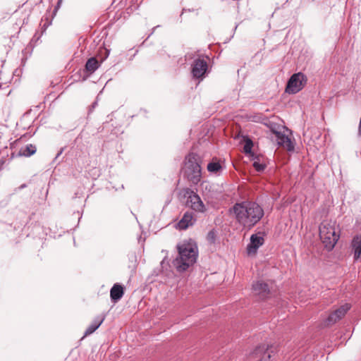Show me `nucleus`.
I'll use <instances>...</instances> for the list:
<instances>
[{
    "label": "nucleus",
    "mask_w": 361,
    "mask_h": 361,
    "mask_svg": "<svg viewBox=\"0 0 361 361\" xmlns=\"http://www.w3.org/2000/svg\"><path fill=\"white\" fill-rule=\"evenodd\" d=\"M236 221L247 229L252 228L263 217L262 207L255 202L245 201L235 203L233 208Z\"/></svg>",
    "instance_id": "nucleus-1"
},
{
    "label": "nucleus",
    "mask_w": 361,
    "mask_h": 361,
    "mask_svg": "<svg viewBox=\"0 0 361 361\" xmlns=\"http://www.w3.org/2000/svg\"><path fill=\"white\" fill-rule=\"evenodd\" d=\"M177 249L178 254L173 261V264L178 272H183L196 262L198 257L197 245L194 240L190 239L179 243Z\"/></svg>",
    "instance_id": "nucleus-2"
},
{
    "label": "nucleus",
    "mask_w": 361,
    "mask_h": 361,
    "mask_svg": "<svg viewBox=\"0 0 361 361\" xmlns=\"http://www.w3.org/2000/svg\"><path fill=\"white\" fill-rule=\"evenodd\" d=\"M319 236L324 247L328 250H331L340 237L336 221L331 220L322 221L319 226Z\"/></svg>",
    "instance_id": "nucleus-3"
},
{
    "label": "nucleus",
    "mask_w": 361,
    "mask_h": 361,
    "mask_svg": "<svg viewBox=\"0 0 361 361\" xmlns=\"http://www.w3.org/2000/svg\"><path fill=\"white\" fill-rule=\"evenodd\" d=\"M200 157L195 153L189 154L185 160V173L193 183H197L201 179Z\"/></svg>",
    "instance_id": "nucleus-4"
},
{
    "label": "nucleus",
    "mask_w": 361,
    "mask_h": 361,
    "mask_svg": "<svg viewBox=\"0 0 361 361\" xmlns=\"http://www.w3.org/2000/svg\"><path fill=\"white\" fill-rule=\"evenodd\" d=\"M307 78L302 73H294L289 78L286 87V92L295 94L302 90L307 84Z\"/></svg>",
    "instance_id": "nucleus-5"
},
{
    "label": "nucleus",
    "mask_w": 361,
    "mask_h": 361,
    "mask_svg": "<svg viewBox=\"0 0 361 361\" xmlns=\"http://www.w3.org/2000/svg\"><path fill=\"white\" fill-rule=\"evenodd\" d=\"M185 63L190 68H208L209 58L198 51H188L185 56Z\"/></svg>",
    "instance_id": "nucleus-6"
},
{
    "label": "nucleus",
    "mask_w": 361,
    "mask_h": 361,
    "mask_svg": "<svg viewBox=\"0 0 361 361\" xmlns=\"http://www.w3.org/2000/svg\"><path fill=\"white\" fill-rule=\"evenodd\" d=\"M21 74L22 69H1L0 71V78L4 84H16L18 82Z\"/></svg>",
    "instance_id": "nucleus-7"
},
{
    "label": "nucleus",
    "mask_w": 361,
    "mask_h": 361,
    "mask_svg": "<svg viewBox=\"0 0 361 361\" xmlns=\"http://www.w3.org/2000/svg\"><path fill=\"white\" fill-rule=\"evenodd\" d=\"M188 194L187 205L195 212H204L206 208L200 197L193 191H190Z\"/></svg>",
    "instance_id": "nucleus-8"
},
{
    "label": "nucleus",
    "mask_w": 361,
    "mask_h": 361,
    "mask_svg": "<svg viewBox=\"0 0 361 361\" xmlns=\"http://www.w3.org/2000/svg\"><path fill=\"white\" fill-rule=\"evenodd\" d=\"M272 351L270 350L269 345H259L257 347L252 353H250L251 359L257 361H270Z\"/></svg>",
    "instance_id": "nucleus-9"
},
{
    "label": "nucleus",
    "mask_w": 361,
    "mask_h": 361,
    "mask_svg": "<svg viewBox=\"0 0 361 361\" xmlns=\"http://www.w3.org/2000/svg\"><path fill=\"white\" fill-rule=\"evenodd\" d=\"M350 309V305L345 303L332 312L326 320L327 325H332L342 319Z\"/></svg>",
    "instance_id": "nucleus-10"
},
{
    "label": "nucleus",
    "mask_w": 361,
    "mask_h": 361,
    "mask_svg": "<svg viewBox=\"0 0 361 361\" xmlns=\"http://www.w3.org/2000/svg\"><path fill=\"white\" fill-rule=\"evenodd\" d=\"M109 55V50L106 48H102L97 56L89 59L85 66V68H99L101 63Z\"/></svg>",
    "instance_id": "nucleus-11"
},
{
    "label": "nucleus",
    "mask_w": 361,
    "mask_h": 361,
    "mask_svg": "<svg viewBox=\"0 0 361 361\" xmlns=\"http://www.w3.org/2000/svg\"><path fill=\"white\" fill-rule=\"evenodd\" d=\"M264 243V240L262 233L252 234L250 237V243L247 247L248 255H255Z\"/></svg>",
    "instance_id": "nucleus-12"
},
{
    "label": "nucleus",
    "mask_w": 361,
    "mask_h": 361,
    "mask_svg": "<svg viewBox=\"0 0 361 361\" xmlns=\"http://www.w3.org/2000/svg\"><path fill=\"white\" fill-rule=\"evenodd\" d=\"M274 133L276 135L277 144L279 146L283 147L288 151H293L294 150V145L292 142L291 139L288 135H286L283 133L279 132V131H274Z\"/></svg>",
    "instance_id": "nucleus-13"
},
{
    "label": "nucleus",
    "mask_w": 361,
    "mask_h": 361,
    "mask_svg": "<svg viewBox=\"0 0 361 361\" xmlns=\"http://www.w3.org/2000/svg\"><path fill=\"white\" fill-rule=\"evenodd\" d=\"M196 221V219L192 212H186L177 224V228L180 230L187 229L188 227L192 226Z\"/></svg>",
    "instance_id": "nucleus-14"
},
{
    "label": "nucleus",
    "mask_w": 361,
    "mask_h": 361,
    "mask_svg": "<svg viewBox=\"0 0 361 361\" xmlns=\"http://www.w3.org/2000/svg\"><path fill=\"white\" fill-rule=\"evenodd\" d=\"M252 290L260 299L268 298L270 290L268 285L262 281H257L252 285Z\"/></svg>",
    "instance_id": "nucleus-15"
},
{
    "label": "nucleus",
    "mask_w": 361,
    "mask_h": 361,
    "mask_svg": "<svg viewBox=\"0 0 361 361\" xmlns=\"http://www.w3.org/2000/svg\"><path fill=\"white\" fill-rule=\"evenodd\" d=\"M123 293L124 291L123 286L118 283L114 284L110 290L111 300L117 302L123 297Z\"/></svg>",
    "instance_id": "nucleus-16"
},
{
    "label": "nucleus",
    "mask_w": 361,
    "mask_h": 361,
    "mask_svg": "<svg viewBox=\"0 0 361 361\" xmlns=\"http://www.w3.org/2000/svg\"><path fill=\"white\" fill-rule=\"evenodd\" d=\"M352 248L354 252V258L357 259L361 257V235H356L352 240Z\"/></svg>",
    "instance_id": "nucleus-17"
},
{
    "label": "nucleus",
    "mask_w": 361,
    "mask_h": 361,
    "mask_svg": "<svg viewBox=\"0 0 361 361\" xmlns=\"http://www.w3.org/2000/svg\"><path fill=\"white\" fill-rule=\"evenodd\" d=\"M104 320V316H98L97 317L91 324L87 328L85 336L90 335L94 332L102 324Z\"/></svg>",
    "instance_id": "nucleus-18"
},
{
    "label": "nucleus",
    "mask_w": 361,
    "mask_h": 361,
    "mask_svg": "<svg viewBox=\"0 0 361 361\" xmlns=\"http://www.w3.org/2000/svg\"><path fill=\"white\" fill-rule=\"evenodd\" d=\"M35 152L36 147L35 145H27L20 149L18 154L20 156L30 157L34 154Z\"/></svg>",
    "instance_id": "nucleus-19"
},
{
    "label": "nucleus",
    "mask_w": 361,
    "mask_h": 361,
    "mask_svg": "<svg viewBox=\"0 0 361 361\" xmlns=\"http://www.w3.org/2000/svg\"><path fill=\"white\" fill-rule=\"evenodd\" d=\"M207 170L210 173H216L221 170V166L218 161H212L207 165Z\"/></svg>",
    "instance_id": "nucleus-20"
},
{
    "label": "nucleus",
    "mask_w": 361,
    "mask_h": 361,
    "mask_svg": "<svg viewBox=\"0 0 361 361\" xmlns=\"http://www.w3.org/2000/svg\"><path fill=\"white\" fill-rule=\"evenodd\" d=\"M208 69H192V77L197 79L202 80L207 74Z\"/></svg>",
    "instance_id": "nucleus-21"
},
{
    "label": "nucleus",
    "mask_w": 361,
    "mask_h": 361,
    "mask_svg": "<svg viewBox=\"0 0 361 361\" xmlns=\"http://www.w3.org/2000/svg\"><path fill=\"white\" fill-rule=\"evenodd\" d=\"M253 146V143L250 139H247L245 140L243 149L245 154H251L252 152V147Z\"/></svg>",
    "instance_id": "nucleus-22"
},
{
    "label": "nucleus",
    "mask_w": 361,
    "mask_h": 361,
    "mask_svg": "<svg viewBox=\"0 0 361 361\" xmlns=\"http://www.w3.org/2000/svg\"><path fill=\"white\" fill-rule=\"evenodd\" d=\"M253 166L255 169V170L258 172L263 171L266 168V165L263 163H260L258 159L257 160L254 161Z\"/></svg>",
    "instance_id": "nucleus-23"
},
{
    "label": "nucleus",
    "mask_w": 361,
    "mask_h": 361,
    "mask_svg": "<svg viewBox=\"0 0 361 361\" xmlns=\"http://www.w3.org/2000/svg\"><path fill=\"white\" fill-rule=\"evenodd\" d=\"M96 69L87 68V69H79V71H80V74L83 75L82 80H85L89 76V75L93 73V72Z\"/></svg>",
    "instance_id": "nucleus-24"
},
{
    "label": "nucleus",
    "mask_w": 361,
    "mask_h": 361,
    "mask_svg": "<svg viewBox=\"0 0 361 361\" xmlns=\"http://www.w3.org/2000/svg\"><path fill=\"white\" fill-rule=\"evenodd\" d=\"M207 239L211 243H214L216 239V233L214 230H212L208 233L207 235Z\"/></svg>",
    "instance_id": "nucleus-25"
},
{
    "label": "nucleus",
    "mask_w": 361,
    "mask_h": 361,
    "mask_svg": "<svg viewBox=\"0 0 361 361\" xmlns=\"http://www.w3.org/2000/svg\"><path fill=\"white\" fill-rule=\"evenodd\" d=\"M61 1H62V0H59L58 1L57 5L55 7V9H54V14L57 12L58 9L59 8V7L61 6Z\"/></svg>",
    "instance_id": "nucleus-26"
},
{
    "label": "nucleus",
    "mask_w": 361,
    "mask_h": 361,
    "mask_svg": "<svg viewBox=\"0 0 361 361\" xmlns=\"http://www.w3.org/2000/svg\"><path fill=\"white\" fill-rule=\"evenodd\" d=\"M359 134L361 135V121H360L359 128H358Z\"/></svg>",
    "instance_id": "nucleus-27"
},
{
    "label": "nucleus",
    "mask_w": 361,
    "mask_h": 361,
    "mask_svg": "<svg viewBox=\"0 0 361 361\" xmlns=\"http://www.w3.org/2000/svg\"><path fill=\"white\" fill-rule=\"evenodd\" d=\"M61 153H62V150H61V151L57 154V155H56V158H57L59 156H60V155L61 154Z\"/></svg>",
    "instance_id": "nucleus-28"
},
{
    "label": "nucleus",
    "mask_w": 361,
    "mask_h": 361,
    "mask_svg": "<svg viewBox=\"0 0 361 361\" xmlns=\"http://www.w3.org/2000/svg\"><path fill=\"white\" fill-rule=\"evenodd\" d=\"M96 104H97V102H94V103L93 104V105H92V106H93V107H94V106H96Z\"/></svg>",
    "instance_id": "nucleus-29"
}]
</instances>
